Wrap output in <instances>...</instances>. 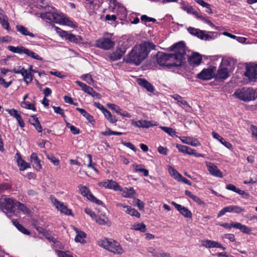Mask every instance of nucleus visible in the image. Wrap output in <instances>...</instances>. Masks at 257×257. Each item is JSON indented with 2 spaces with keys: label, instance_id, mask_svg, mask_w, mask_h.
Returning <instances> with one entry per match:
<instances>
[{
  "label": "nucleus",
  "instance_id": "24",
  "mask_svg": "<svg viewBox=\"0 0 257 257\" xmlns=\"http://www.w3.org/2000/svg\"><path fill=\"white\" fill-rule=\"evenodd\" d=\"M202 245L206 247L211 248V247H217V248H221L222 250H225V248L222 246L220 243L215 241H212L210 240H206L203 241Z\"/></svg>",
  "mask_w": 257,
  "mask_h": 257
},
{
  "label": "nucleus",
  "instance_id": "39",
  "mask_svg": "<svg viewBox=\"0 0 257 257\" xmlns=\"http://www.w3.org/2000/svg\"><path fill=\"white\" fill-rule=\"evenodd\" d=\"M170 175L173 177L175 180L178 181L181 176V175L174 168L170 166L168 169Z\"/></svg>",
  "mask_w": 257,
  "mask_h": 257
},
{
  "label": "nucleus",
  "instance_id": "41",
  "mask_svg": "<svg viewBox=\"0 0 257 257\" xmlns=\"http://www.w3.org/2000/svg\"><path fill=\"white\" fill-rule=\"evenodd\" d=\"M24 54H26L28 56L33 58V59L39 60H42V58L40 57L38 54L36 53L31 51V50L25 48L24 50Z\"/></svg>",
  "mask_w": 257,
  "mask_h": 257
},
{
  "label": "nucleus",
  "instance_id": "11",
  "mask_svg": "<svg viewBox=\"0 0 257 257\" xmlns=\"http://www.w3.org/2000/svg\"><path fill=\"white\" fill-rule=\"evenodd\" d=\"M79 191L82 195L87 197V198L97 204H101L102 201L95 198L90 192L89 189L85 186L79 185L78 186Z\"/></svg>",
  "mask_w": 257,
  "mask_h": 257
},
{
  "label": "nucleus",
  "instance_id": "54",
  "mask_svg": "<svg viewBox=\"0 0 257 257\" xmlns=\"http://www.w3.org/2000/svg\"><path fill=\"white\" fill-rule=\"evenodd\" d=\"M58 257H73L68 251L65 252L61 250L56 251Z\"/></svg>",
  "mask_w": 257,
  "mask_h": 257
},
{
  "label": "nucleus",
  "instance_id": "49",
  "mask_svg": "<svg viewBox=\"0 0 257 257\" xmlns=\"http://www.w3.org/2000/svg\"><path fill=\"white\" fill-rule=\"evenodd\" d=\"M55 30L56 31L57 33L59 34V36L62 38H65L66 40H67V37H68V35L69 33H68L67 32L62 30L61 29H60L58 27H55Z\"/></svg>",
  "mask_w": 257,
  "mask_h": 257
},
{
  "label": "nucleus",
  "instance_id": "13",
  "mask_svg": "<svg viewBox=\"0 0 257 257\" xmlns=\"http://www.w3.org/2000/svg\"><path fill=\"white\" fill-rule=\"evenodd\" d=\"M244 208H241V207L237 205H230L224 207L218 213L217 216L218 217L223 215L225 213H240L244 211Z\"/></svg>",
  "mask_w": 257,
  "mask_h": 257
},
{
  "label": "nucleus",
  "instance_id": "50",
  "mask_svg": "<svg viewBox=\"0 0 257 257\" xmlns=\"http://www.w3.org/2000/svg\"><path fill=\"white\" fill-rule=\"evenodd\" d=\"M0 23L2 25V26L6 30H7V31H10V24H9V23L8 22V17H6V19H4L0 21Z\"/></svg>",
  "mask_w": 257,
  "mask_h": 257
},
{
  "label": "nucleus",
  "instance_id": "18",
  "mask_svg": "<svg viewBox=\"0 0 257 257\" xmlns=\"http://www.w3.org/2000/svg\"><path fill=\"white\" fill-rule=\"evenodd\" d=\"M205 163L207 167L208 171L212 175L219 178H222L223 177L222 173L214 164L208 162H206Z\"/></svg>",
  "mask_w": 257,
  "mask_h": 257
},
{
  "label": "nucleus",
  "instance_id": "51",
  "mask_svg": "<svg viewBox=\"0 0 257 257\" xmlns=\"http://www.w3.org/2000/svg\"><path fill=\"white\" fill-rule=\"evenodd\" d=\"M19 209L25 213L29 212V210L28 208L24 204L18 201L17 204V210Z\"/></svg>",
  "mask_w": 257,
  "mask_h": 257
},
{
  "label": "nucleus",
  "instance_id": "42",
  "mask_svg": "<svg viewBox=\"0 0 257 257\" xmlns=\"http://www.w3.org/2000/svg\"><path fill=\"white\" fill-rule=\"evenodd\" d=\"M142 165H136L134 166V168L136 172L143 173L145 176L149 175V171L143 168Z\"/></svg>",
  "mask_w": 257,
  "mask_h": 257
},
{
  "label": "nucleus",
  "instance_id": "44",
  "mask_svg": "<svg viewBox=\"0 0 257 257\" xmlns=\"http://www.w3.org/2000/svg\"><path fill=\"white\" fill-rule=\"evenodd\" d=\"M76 82L81 87V89L87 94L91 91L92 88L87 86L81 81H76Z\"/></svg>",
  "mask_w": 257,
  "mask_h": 257
},
{
  "label": "nucleus",
  "instance_id": "55",
  "mask_svg": "<svg viewBox=\"0 0 257 257\" xmlns=\"http://www.w3.org/2000/svg\"><path fill=\"white\" fill-rule=\"evenodd\" d=\"M95 222L100 225H104L108 221L107 218H101L100 217L96 216L94 219Z\"/></svg>",
  "mask_w": 257,
  "mask_h": 257
},
{
  "label": "nucleus",
  "instance_id": "56",
  "mask_svg": "<svg viewBox=\"0 0 257 257\" xmlns=\"http://www.w3.org/2000/svg\"><path fill=\"white\" fill-rule=\"evenodd\" d=\"M85 212L89 215L93 219H94L97 216L95 213H94L90 209L86 208L84 210Z\"/></svg>",
  "mask_w": 257,
  "mask_h": 257
},
{
  "label": "nucleus",
  "instance_id": "60",
  "mask_svg": "<svg viewBox=\"0 0 257 257\" xmlns=\"http://www.w3.org/2000/svg\"><path fill=\"white\" fill-rule=\"evenodd\" d=\"M122 144L124 146L129 148L130 149H131V150L134 151L135 152H137V150L136 148L131 143H130V142H124V143H122Z\"/></svg>",
  "mask_w": 257,
  "mask_h": 257
},
{
  "label": "nucleus",
  "instance_id": "4",
  "mask_svg": "<svg viewBox=\"0 0 257 257\" xmlns=\"http://www.w3.org/2000/svg\"><path fill=\"white\" fill-rule=\"evenodd\" d=\"M98 244L100 246L115 254H121L124 252L120 244L112 239L104 238L99 240Z\"/></svg>",
  "mask_w": 257,
  "mask_h": 257
},
{
  "label": "nucleus",
  "instance_id": "1",
  "mask_svg": "<svg viewBox=\"0 0 257 257\" xmlns=\"http://www.w3.org/2000/svg\"><path fill=\"white\" fill-rule=\"evenodd\" d=\"M155 49L156 46L149 41L137 45L128 54L127 61L138 65L147 58L152 50Z\"/></svg>",
  "mask_w": 257,
  "mask_h": 257
},
{
  "label": "nucleus",
  "instance_id": "16",
  "mask_svg": "<svg viewBox=\"0 0 257 257\" xmlns=\"http://www.w3.org/2000/svg\"><path fill=\"white\" fill-rule=\"evenodd\" d=\"M51 200L53 205L57 209L60 210L61 213L69 215L72 214L71 210L69 209L63 203L57 200L56 198L54 197H51Z\"/></svg>",
  "mask_w": 257,
  "mask_h": 257
},
{
  "label": "nucleus",
  "instance_id": "62",
  "mask_svg": "<svg viewBox=\"0 0 257 257\" xmlns=\"http://www.w3.org/2000/svg\"><path fill=\"white\" fill-rule=\"evenodd\" d=\"M187 30L189 33L196 36H197V33H198L199 31V30L192 27H189Z\"/></svg>",
  "mask_w": 257,
  "mask_h": 257
},
{
  "label": "nucleus",
  "instance_id": "2",
  "mask_svg": "<svg viewBox=\"0 0 257 257\" xmlns=\"http://www.w3.org/2000/svg\"><path fill=\"white\" fill-rule=\"evenodd\" d=\"M48 11L47 12L41 14V18L42 19L71 28L77 27V25L75 23H73L62 13L56 11L54 8L48 7Z\"/></svg>",
  "mask_w": 257,
  "mask_h": 257
},
{
  "label": "nucleus",
  "instance_id": "38",
  "mask_svg": "<svg viewBox=\"0 0 257 257\" xmlns=\"http://www.w3.org/2000/svg\"><path fill=\"white\" fill-rule=\"evenodd\" d=\"M123 53L119 50H117L115 52L110 53L109 55V58L112 61L119 60L121 58Z\"/></svg>",
  "mask_w": 257,
  "mask_h": 257
},
{
  "label": "nucleus",
  "instance_id": "52",
  "mask_svg": "<svg viewBox=\"0 0 257 257\" xmlns=\"http://www.w3.org/2000/svg\"><path fill=\"white\" fill-rule=\"evenodd\" d=\"M47 159L49 160L54 165L59 166L60 164L59 160L53 155H47Z\"/></svg>",
  "mask_w": 257,
  "mask_h": 257
},
{
  "label": "nucleus",
  "instance_id": "57",
  "mask_svg": "<svg viewBox=\"0 0 257 257\" xmlns=\"http://www.w3.org/2000/svg\"><path fill=\"white\" fill-rule=\"evenodd\" d=\"M155 257H172L170 255L162 250H159L158 253L155 254Z\"/></svg>",
  "mask_w": 257,
  "mask_h": 257
},
{
  "label": "nucleus",
  "instance_id": "21",
  "mask_svg": "<svg viewBox=\"0 0 257 257\" xmlns=\"http://www.w3.org/2000/svg\"><path fill=\"white\" fill-rule=\"evenodd\" d=\"M74 230L76 234L75 241L82 244L85 243L86 242V234L76 227H74Z\"/></svg>",
  "mask_w": 257,
  "mask_h": 257
},
{
  "label": "nucleus",
  "instance_id": "45",
  "mask_svg": "<svg viewBox=\"0 0 257 257\" xmlns=\"http://www.w3.org/2000/svg\"><path fill=\"white\" fill-rule=\"evenodd\" d=\"M160 127L162 131H163L164 132H165V133H166L171 136L173 137L176 135V132L174 129H173L171 127L162 126H160Z\"/></svg>",
  "mask_w": 257,
  "mask_h": 257
},
{
  "label": "nucleus",
  "instance_id": "30",
  "mask_svg": "<svg viewBox=\"0 0 257 257\" xmlns=\"http://www.w3.org/2000/svg\"><path fill=\"white\" fill-rule=\"evenodd\" d=\"M234 228L238 229L243 233L247 234H250L252 231V229L250 227H249L244 225H242L239 222H235Z\"/></svg>",
  "mask_w": 257,
  "mask_h": 257
},
{
  "label": "nucleus",
  "instance_id": "10",
  "mask_svg": "<svg viewBox=\"0 0 257 257\" xmlns=\"http://www.w3.org/2000/svg\"><path fill=\"white\" fill-rule=\"evenodd\" d=\"M216 71V67L210 66L207 68L203 69L197 74V77L203 80H210L215 77Z\"/></svg>",
  "mask_w": 257,
  "mask_h": 257
},
{
  "label": "nucleus",
  "instance_id": "14",
  "mask_svg": "<svg viewBox=\"0 0 257 257\" xmlns=\"http://www.w3.org/2000/svg\"><path fill=\"white\" fill-rule=\"evenodd\" d=\"M98 185L105 188L113 189L115 191H121V187L112 180H106L98 183Z\"/></svg>",
  "mask_w": 257,
  "mask_h": 257
},
{
  "label": "nucleus",
  "instance_id": "43",
  "mask_svg": "<svg viewBox=\"0 0 257 257\" xmlns=\"http://www.w3.org/2000/svg\"><path fill=\"white\" fill-rule=\"evenodd\" d=\"M13 224L15 225V226L21 232H22L25 234H30V232L26 228H25L22 225H21L18 222H17L16 220L13 221Z\"/></svg>",
  "mask_w": 257,
  "mask_h": 257
},
{
  "label": "nucleus",
  "instance_id": "27",
  "mask_svg": "<svg viewBox=\"0 0 257 257\" xmlns=\"http://www.w3.org/2000/svg\"><path fill=\"white\" fill-rule=\"evenodd\" d=\"M16 156H17V163L18 166L20 168L21 171H24L27 168L30 167L29 164L25 162L24 160L22 159L21 155L19 153H17Z\"/></svg>",
  "mask_w": 257,
  "mask_h": 257
},
{
  "label": "nucleus",
  "instance_id": "64",
  "mask_svg": "<svg viewBox=\"0 0 257 257\" xmlns=\"http://www.w3.org/2000/svg\"><path fill=\"white\" fill-rule=\"evenodd\" d=\"M251 134L253 137L257 140V127L254 125L251 126Z\"/></svg>",
  "mask_w": 257,
  "mask_h": 257
},
{
  "label": "nucleus",
  "instance_id": "47",
  "mask_svg": "<svg viewBox=\"0 0 257 257\" xmlns=\"http://www.w3.org/2000/svg\"><path fill=\"white\" fill-rule=\"evenodd\" d=\"M170 97L173 98L175 100H177L179 102L181 103L182 104L189 106L187 102L183 100L182 97H181L179 95L175 94L174 95H170Z\"/></svg>",
  "mask_w": 257,
  "mask_h": 257
},
{
  "label": "nucleus",
  "instance_id": "36",
  "mask_svg": "<svg viewBox=\"0 0 257 257\" xmlns=\"http://www.w3.org/2000/svg\"><path fill=\"white\" fill-rule=\"evenodd\" d=\"M78 110L83 116H84L90 122L92 123L94 121V119L92 116L86 111L85 110L80 108H76Z\"/></svg>",
  "mask_w": 257,
  "mask_h": 257
},
{
  "label": "nucleus",
  "instance_id": "59",
  "mask_svg": "<svg viewBox=\"0 0 257 257\" xmlns=\"http://www.w3.org/2000/svg\"><path fill=\"white\" fill-rule=\"evenodd\" d=\"M235 224V222H232L230 224L228 223H220L219 225L225 228L230 229L232 227H234V225Z\"/></svg>",
  "mask_w": 257,
  "mask_h": 257
},
{
  "label": "nucleus",
  "instance_id": "19",
  "mask_svg": "<svg viewBox=\"0 0 257 257\" xmlns=\"http://www.w3.org/2000/svg\"><path fill=\"white\" fill-rule=\"evenodd\" d=\"M134 125L138 127L149 128L150 127L157 126V122L153 120H139L135 122Z\"/></svg>",
  "mask_w": 257,
  "mask_h": 257
},
{
  "label": "nucleus",
  "instance_id": "23",
  "mask_svg": "<svg viewBox=\"0 0 257 257\" xmlns=\"http://www.w3.org/2000/svg\"><path fill=\"white\" fill-rule=\"evenodd\" d=\"M188 61L192 65H199L202 61V56L198 53H193L188 57Z\"/></svg>",
  "mask_w": 257,
  "mask_h": 257
},
{
  "label": "nucleus",
  "instance_id": "6",
  "mask_svg": "<svg viewBox=\"0 0 257 257\" xmlns=\"http://www.w3.org/2000/svg\"><path fill=\"white\" fill-rule=\"evenodd\" d=\"M172 50L174 52L172 54L175 63H179L178 66L181 65L186 59L185 44L182 42L178 43L173 46Z\"/></svg>",
  "mask_w": 257,
  "mask_h": 257
},
{
  "label": "nucleus",
  "instance_id": "15",
  "mask_svg": "<svg viewBox=\"0 0 257 257\" xmlns=\"http://www.w3.org/2000/svg\"><path fill=\"white\" fill-rule=\"evenodd\" d=\"M244 75L249 80L257 79V64H246Z\"/></svg>",
  "mask_w": 257,
  "mask_h": 257
},
{
  "label": "nucleus",
  "instance_id": "61",
  "mask_svg": "<svg viewBox=\"0 0 257 257\" xmlns=\"http://www.w3.org/2000/svg\"><path fill=\"white\" fill-rule=\"evenodd\" d=\"M136 202V204L137 207L140 209V210H143L144 208L145 204L144 202H143L142 201H141L139 199H137L135 200Z\"/></svg>",
  "mask_w": 257,
  "mask_h": 257
},
{
  "label": "nucleus",
  "instance_id": "63",
  "mask_svg": "<svg viewBox=\"0 0 257 257\" xmlns=\"http://www.w3.org/2000/svg\"><path fill=\"white\" fill-rule=\"evenodd\" d=\"M158 151L161 154L166 155L168 153V149L162 146L159 147Z\"/></svg>",
  "mask_w": 257,
  "mask_h": 257
},
{
  "label": "nucleus",
  "instance_id": "25",
  "mask_svg": "<svg viewBox=\"0 0 257 257\" xmlns=\"http://www.w3.org/2000/svg\"><path fill=\"white\" fill-rule=\"evenodd\" d=\"M30 123L34 125L39 133L42 131V127L38 120V117L35 115L31 116L29 118Z\"/></svg>",
  "mask_w": 257,
  "mask_h": 257
},
{
  "label": "nucleus",
  "instance_id": "12",
  "mask_svg": "<svg viewBox=\"0 0 257 257\" xmlns=\"http://www.w3.org/2000/svg\"><path fill=\"white\" fill-rule=\"evenodd\" d=\"M32 68V66H30L29 70L28 71V70L25 69L24 67L20 66L15 67L13 71L16 73L21 74L25 79H31L32 80V73L36 72Z\"/></svg>",
  "mask_w": 257,
  "mask_h": 257
},
{
  "label": "nucleus",
  "instance_id": "58",
  "mask_svg": "<svg viewBox=\"0 0 257 257\" xmlns=\"http://www.w3.org/2000/svg\"><path fill=\"white\" fill-rule=\"evenodd\" d=\"M53 108L55 113L59 114L62 116H64V111L60 107H56L53 106Z\"/></svg>",
  "mask_w": 257,
  "mask_h": 257
},
{
  "label": "nucleus",
  "instance_id": "8",
  "mask_svg": "<svg viewBox=\"0 0 257 257\" xmlns=\"http://www.w3.org/2000/svg\"><path fill=\"white\" fill-rule=\"evenodd\" d=\"M173 58L172 54L158 52L157 55V62L160 65L168 67L178 66L179 63H175Z\"/></svg>",
  "mask_w": 257,
  "mask_h": 257
},
{
  "label": "nucleus",
  "instance_id": "46",
  "mask_svg": "<svg viewBox=\"0 0 257 257\" xmlns=\"http://www.w3.org/2000/svg\"><path fill=\"white\" fill-rule=\"evenodd\" d=\"M21 105L22 107L27 108V109H32L34 111L36 110V108L35 105L33 104L30 103L28 101L22 102Z\"/></svg>",
  "mask_w": 257,
  "mask_h": 257
},
{
  "label": "nucleus",
  "instance_id": "53",
  "mask_svg": "<svg viewBox=\"0 0 257 257\" xmlns=\"http://www.w3.org/2000/svg\"><path fill=\"white\" fill-rule=\"evenodd\" d=\"M107 106L109 108L113 110L118 114L119 113L120 111H121V109L119 108V107L114 104L107 103Z\"/></svg>",
  "mask_w": 257,
  "mask_h": 257
},
{
  "label": "nucleus",
  "instance_id": "35",
  "mask_svg": "<svg viewBox=\"0 0 257 257\" xmlns=\"http://www.w3.org/2000/svg\"><path fill=\"white\" fill-rule=\"evenodd\" d=\"M9 51L18 54H23L24 52L25 48L22 46L15 47L13 46H9L8 47Z\"/></svg>",
  "mask_w": 257,
  "mask_h": 257
},
{
  "label": "nucleus",
  "instance_id": "33",
  "mask_svg": "<svg viewBox=\"0 0 257 257\" xmlns=\"http://www.w3.org/2000/svg\"><path fill=\"white\" fill-rule=\"evenodd\" d=\"M176 147L180 152L185 153L190 155L192 154V151L193 149L187 146L177 144Z\"/></svg>",
  "mask_w": 257,
  "mask_h": 257
},
{
  "label": "nucleus",
  "instance_id": "5",
  "mask_svg": "<svg viewBox=\"0 0 257 257\" xmlns=\"http://www.w3.org/2000/svg\"><path fill=\"white\" fill-rule=\"evenodd\" d=\"M18 201L10 198H5L1 204V209L6 215L11 218L16 215Z\"/></svg>",
  "mask_w": 257,
  "mask_h": 257
},
{
  "label": "nucleus",
  "instance_id": "9",
  "mask_svg": "<svg viewBox=\"0 0 257 257\" xmlns=\"http://www.w3.org/2000/svg\"><path fill=\"white\" fill-rule=\"evenodd\" d=\"M111 37V34H105L103 37L96 40L95 44V46L104 50L110 49L115 45V43Z\"/></svg>",
  "mask_w": 257,
  "mask_h": 257
},
{
  "label": "nucleus",
  "instance_id": "29",
  "mask_svg": "<svg viewBox=\"0 0 257 257\" xmlns=\"http://www.w3.org/2000/svg\"><path fill=\"white\" fill-rule=\"evenodd\" d=\"M212 135L214 139L218 140L223 145L229 149H231L232 148L231 144L225 141V140L220 136L217 133L213 132Z\"/></svg>",
  "mask_w": 257,
  "mask_h": 257
},
{
  "label": "nucleus",
  "instance_id": "22",
  "mask_svg": "<svg viewBox=\"0 0 257 257\" xmlns=\"http://www.w3.org/2000/svg\"><path fill=\"white\" fill-rule=\"evenodd\" d=\"M180 139L182 143L192 146L197 147L200 145V142L196 139L190 137H180Z\"/></svg>",
  "mask_w": 257,
  "mask_h": 257
},
{
  "label": "nucleus",
  "instance_id": "48",
  "mask_svg": "<svg viewBox=\"0 0 257 257\" xmlns=\"http://www.w3.org/2000/svg\"><path fill=\"white\" fill-rule=\"evenodd\" d=\"M197 37L202 40H208L209 39L211 38V37L210 36L208 35L205 33V31L201 30H199L198 31V33H197Z\"/></svg>",
  "mask_w": 257,
  "mask_h": 257
},
{
  "label": "nucleus",
  "instance_id": "7",
  "mask_svg": "<svg viewBox=\"0 0 257 257\" xmlns=\"http://www.w3.org/2000/svg\"><path fill=\"white\" fill-rule=\"evenodd\" d=\"M239 99L248 101L253 100L257 98V93L252 88H242L237 89L233 95Z\"/></svg>",
  "mask_w": 257,
  "mask_h": 257
},
{
  "label": "nucleus",
  "instance_id": "40",
  "mask_svg": "<svg viewBox=\"0 0 257 257\" xmlns=\"http://www.w3.org/2000/svg\"><path fill=\"white\" fill-rule=\"evenodd\" d=\"M133 229L135 230H139L141 232H145L147 229L146 225L143 223H135L132 226Z\"/></svg>",
  "mask_w": 257,
  "mask_h": 257
},
{
  "label": "nucleus",
  "instance_id": "37",
  "mask_svg": "<svg viewBox=\"0 0 257 257\" xmlns=\"http://www.w3.org/2000/svg\"><path fill=\"white\" fill-rule=\"evenodd\" d=\"M139 84L146 88L148 91L153 92L154 90L153 86L149 81H138Z\"/></svg>",
  "mask_w": 257,
  "mask_h": 257
},
{
  "label": "nucleus",
  "instance_id": "34",
  "mask_svg": "<svg viewBox=\"0 0 257 257\" xmlns=\"http://www.w3.org/2000/svg\"><path fill=\"white\" fill-rule=\"evenodd\" d=\"M67 40L70 42L78 44L81 43L82 38L80 36H76L72 34H69Z\"/></svg>",
  "mask_w": 257,
  "mask_h": 257
},
{
  "label": "nucleus",
  "instance_id": "20",
  "mask_svg": "<svg viewBox=\"0 0 257 257\" xmlns=\"http://www.w3.org/2000/svg\"><path fill=\"white\" fill-rule=\"evenodd\" d=\"M172 204L184 216L188 218H191L192 217V213L186 207L182 206L175 202H172Z\"/></svg>",
  "mask_w": 257,
  "mask_h": 257
},
{
  "label": "nucleus",
  "instance_id": "32",
  "mask_svg": "<svg viewBox=\"0 0 257 257\" xmlns=\"http://www.w3.org/2000/svg\"><path fill=\"white\" fill-rule=\"evenodd\" d=\"M123 208H125V212L133 216H135L139 218L140 217V213L135 209L132 208L128 206H123Z\"/></svg>",
  "mask_w": 257,
  "mask_h": 257
},
{
  "label": "nucleus",
  "instance_id": "17",
  "mask_svg": "<svg viewBox=\"0 0 257 257\" xmlns=\"http://www.w3.org/2000/svg\"><path fill=\"white\" fill-rule=\"evenodd\" d=\"M112 12L117 13L119 17V19L122 20L124 19L126 16V11L125 8L118 3L114 4V7L111 11Z\"/></svg>",
  "mask_w": 257,
  "mask_h": 257
},
{
  "label": "nucleus",
  "instance_id": "28",
  "mask_svg": "<svg viewBox=\"0 0 257 257\" xmlns=\"http://www.w3.org/2000/svg\"><path fill=\"white\" fill-rule=\"evenodd\" d=\"M16 29L22 35L25 36H30V37L34 38L35 35L30 32L27 28L22 25H18L16 26Z\"/></svg>",
  "mask_w": 257,
  "mask_h": 257
},
{
  "label": "nucleus",
  "instance_id": "31",
  "mask_svg": "<svg viewBox=\"0 0 257 257\" xmlns=\"http://www.w3.org/2000/svg\"><path fill=\"white\" fill-rule=\"evenodd\" d=\"M121 191L122 192V196L126 198L133 197L135 194V191L133 188H125L123 189L121 188Z\"/></svg>",
  "mask_w": 257,
  "mask_h": 257
},
{
  "label": "nucleus",
  "instance_id": "26",
  "mask_svg": "<svg viewBox=\"0 0 257 257\" xmlns=\"http://www.w3.org/2000/svg\"><path fill=\"white\" fill-rule=\"evenodd\" d=\"M31 161L36 170L40 171L41 169L42 166L40 160L38 159L36 153H33L31 155Z\"/></svg>",
  "mask_w": 257,
  "mask_h": 257
},
{
  "label": "nucleus",
  "instance_id": "3",
  "mask_svg": "<svg viewBox=\"0 0 257 257\" xmlns=\"http://www.w3.org/2000/svg\"><path fill=\"white\" fill-rule=\"evenodd\" d=\"M233 63V60L230 59L223 58L220 65L215 73V78L223 80L227 79L230 75V72L232 71L231 65Z\"/></svg>",
  "mask_w": 257,
  "mask_h": 257
}]
</instances>
